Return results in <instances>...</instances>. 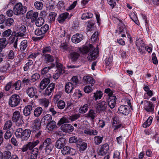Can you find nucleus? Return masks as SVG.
Returning a JSON list of instances; mask_svg holds the SVG:
<instances>
[{"instance_id": "4d7b16f0", "label": "nucleus", "mask_w": 159, "mask_h": 159, "mask_svg": "<svg viewBox=\"0 0 159 159\" xmlns=\"http://www.w3.org/2000/svg\"><path fill=\"white\" fill-rule=\"evenodd\" d=\"M12 155L9 151H6L3 153L4 159H9L11 158Z\"/></svg>"}, {"instance_id": "dca6fc26", "label": "nucleus", "mask_w": 159, "mask_h": 159, "mask_svg": "<svg viewBox=\"0 0 159 159\" xmlns=\"http://www.w3.org/2000/svg\"><path fill=\"white\" fill-rule=\"evenodd\" d=\"M61 129L65 132H70L74 129V127L71 125L68 124L62 125L61 127Z\"/></svg>"}, {"instance_id": "ddd939ff", "label": "nucleus", "mask_w": 159, "mask_h": 159, "mask_svg": "<svg viewBox=\"0 0 159 159\" xmlns=\"http://www.w3.org/2000/svg\"><path fill=\"white\" fill-rule=\"evenodd\" d=\"M51 77V75L49 74H48L47 78L43 79L41 81L39 85V87L40 89H44L49 83L50 80L49 78H50Z\"/></svg>"}, {"instance_id": "9d476101", "label": "nucleus", "mask_w": 159, "mask_h": 159, "mask_svg": "<svg viewBox=\"0 0 159 159\" xmlns=\"http://www.w3.org/2000/svg\"><path fill=\"white\" fill-rule=\"evenodd\" d=\"M55 86V84L54 83H51L43 92V95L45 96L52 95Z\"/></svg>"}, {"instance_id": "37998d69", "label": "nucleus", "mask_w": 159, "mask_h": 159, "mask_svg": "<svg viewBox=\"0 0 159 159\" xmlns=\"http://www.w3.org/2000/svg\"><path fill=\"white\" fill-rule=\"evenodd\" d=\"M43 111L42 107H38L36 108L34 111V115L36 117L39 116Z\"/></svg>"}, {"instance_id": "aec40b11", "label": "nucleus", "mask_w": 159, "mask_h": 159, "mask_svg": "<svg viewBox=\"0 0 159 159\" xmlns=\"http://www.w3.org/2000/svg\"><path fill=\"white\" fill-rule=\"evenodd\" d=\"M66 144V140L63 138L59 139L56 142L55 147L58 149H60L63 148Z\"/></svg>"}, {"instance_id": "423d86ee", "label": "nucleus", "mask_w": 159, "mask_h": 159, "mask_svg": "<svg viewBox=\"0 0 159 159\" xmlns=\"http://www.w3.org/2000/svg\"><path fill=\"white\" fill-rule=\"evenodd\" d=\"M107 103L102 100L100 101L97 104L96 106V112L100 113L102 111H105L107 107Z\"/></svg>"}, {"instance_id": "412c9836", "label": "nucleus", "mask_w": 159, "mask_h": 159, "mask_svg": "<svg viewBox=\"0 0 159 159\" xmlns=\"http://www.w3.org/2000/svg\"><path fill=\"white\" fill-rule=\"evenodd\" d=\"M75 87L71 82H68L65 86V89L66 92L67 93L72 92L73 90L75 89Z\"/></svg>"}, {"instance_id": "864d4df0", "label": "nucleus", "mask_w": 159, "mask_h": 159, "mask_svg": "<svg viewBox=\"0 0 159 159\" xmlns=\"http://www.w3.org/2000/svg\"><path fill=\"white\" fill-rule=\"evenodd\" d=\"M13 132L11 131L10 130H7L4 135V138L5 139L8 140L10 139L11 137Z\"/></svg>"}, {"instance_id": "e433bc0d", "label": "nucleus", "mask_w": 159, "mask_h": 159, "mask_svg": "<svg viewBox=\"0 0 159 159\" xmlns=\"http://www.w3.org/2000/svg\"><path fill=\"white\" fill-rule=\"evenodd\" d=\"M42 50V56L45 54H47V53L51 52V47L50 46H47L43 47Z\"/></svg>"}, {"instance_id": "ea45409f", "label": "nucleus", "mask_w": 159, "mask_h": 159, "mask_svg": "<svg viewBox=\"0 0 159 159\" xmlns=\"http://www.w3.org/2000/svg\"><path fill=\"white\" fill-rule=\"evenodd\" d=\"M7 39L5 38L0 39V48H5L7 45Z\"/></svg>"}, {"instance_id": "5fc2aeb1", "label": "nucleus", "mask_w": 159, "mask_h": 159, "mask_svg": "<svg viewBox=\"0 0 159 159\" xmlns=\"http://www.w3.org/2000/svg\"><path fill=\"white\" fill-rule=\"evenodd\" d=\"M57 106L59 109H62L65 106V103L62 100H60L57 103Z\"/></svg>"}, {"instance_id": "7c9ffc66", "label": "nucleus", "mask_w": 159, "mask_h": 159, "mask_svg": "<svg viewBox=\"0 0 159 159\" xmlns=\"http://www.w3.org/2000/svg\"><path fill=\"white\" fill-rule=\"evenodd\" d=\"M84 132L85 134L91 136L96 135L98 133V131L95 130L90 129H84Z\"/></svg>"}, {"instance_id": "0e129e2a", "label": "nucleus", "mask_w": 159, "mask_h": 159, "mask_svg": "<svg viewBox=\"0 0 159 159\" xmlns=\"http://www.w3.org/2000/svg\"><path fill=\"white\" fill-rule=\"evenodd\" d=\"M50 103L49 100L46 98L43 99L41 101L42 105L45 107H47Z\"/></svg>"}, {"instance_id": "052dcab7", "label": "nucleus", "mask_w": 159, "mask_h": 159, "mask_svg": "<svg viewBox=\"0 0 159 159\" xmlns=\"http://www.w3.org/2000/svg\"><path fill=\"white\" fill-rule=\"evenodd\" d=\"M136 45L137 47L143 48L145 45L143 41L141 39H138L136 41Z\"/></svg>"}, {"instance_id": "6e6d98bb", "label": "nucleus", "mask_w": 159, "mask_h": 159, "mask_svg": "<svg viewBox=\"0 0 159 159\" xmlns=\"http://www.w3.org/2000/svg\"><path fill=\"white\" fill-rule=\"evenodd\" d=\"M91 86H86L84 88V92L86 93H89L91 92L93 90V88L92 87L93 85L91 84Z\"/></svg>"}, {"instance_id": "a878e982", "label": "nucleus", "mask_w": 159, "mask_h": 159, "mask_svg": "<svg viewBox=\"0 0 159 159\" xmlns=\"http://www.w3.org/2000/svg\"><path fill=\"white\" fill-rule=\"evenodd\" d=\"M30 155L29 158L37 159V157L39 153V149L37 148H35L31 150Z\"/></svg>"}, {"instance_id": "09e8293b", "label": "nucleus", "mask_w": 159, "mask_h": 159, "mask_svg": "<svg viewBox=\"0 0 159 159\" xmlns=\"http://www.w3.org/2000/svg\"><path fill=\"white\" fill-rule=\"evenodd\" d=\"M152 120V118L150 116L143 124V127L146 128L149 126L151 124Z\"/></svg>"}, {"instance_id": "4c0bfd02", "label": "nucleus", "mask_w": 159, "mask_h": 159, "mask_svg": "<svg viewBox=\"0 0 159 159\" xmlns=\"http://www.w3.org/2000/svg\"><path fill=\"white\" fill-rule=\"evenodd\" d=\"M88 105L87 104H85L83 106L80 107L79 110V112L80 113L84 114L88 111Z\"/></svg>"}, {"instance_id": "7ed1b4c3", "label": "nucleus", "mask_w": 159, "mask_h": 159, "mask_svg": "<svg viewBox=\"0 0 159 159\" xmlns=\"http://www.w3.org/2000/svg\"><path fill=\"white\" fill-rule=\"evenodd\" d=\"M11 119L12 121L15 123L16 125L18 126L22 125L24 123L22 115L18 111H16L13 113Z\"/></svg>"}, {"instance_id": "c756f323", "label": "nucleus", "mask_w": 159, "mask_h": 159, "mask_svg": "<svg viewBox=\"0 0 159 159\" xmlns=\"http://www.w3.org/2000/svg\"><path fill=\"white\" fill-rule=\"evenodd\" d=\"M119 30L118 31L117 30H116V33H118V34H120L122 32L125 33H126L127 30L126 28L125 27V26L123 25L122 22H120L118 24Z\"/></svg>"}, {"instance_id": "72a5a7b5", "label": "nucleus", "mask_w": 159, "mask_h": 159, "mask_svg": "<svg viewBox=\"0 0 159 159\" xmlns=\"http://www.w3.org/2000/svg\"><path fill=\"white\" fill-rule=\"evenodd\" d=\"M102 94L103 93L101 91H97L96 93H94V95L93 96V98L95 101L98 99H100L102 98Z\"/></svg>"}, {"instance_id": "2f4dec72", "label": "nucleus", "mask_w": 159, "mask_h": 159, "mask_svg": "<svg viewBox=\"0 0 159 159\" xmlns=\"http://www.w3.org/2000/svg\"><path fill=\"white\" fill-rule=\"evenodd\" d=\"M80 56V54L76 52L71 53L70 54L69 57L73 61H75L77 60Z\"/></svg>"}, {"instance_id": "39448f33", "label": "nucleus", "mask_w": 159, "mask_h": 159, "mask_svg": "<svg viewBox=\"0 0 159 159\" xmlns=\"http://www.w3.org/2000/svg\"><path fill=\"white\" fill-rule=\"evenodd\" d=\"M20 98L19 95L16 94H13L10 97L8 104L11 107H15L20 104Z\"/></svg>"}, {"instance_id": "f3484780", "label": "nucleus", "mask_w": 159, "mask_h": 159, "mask_svg": "<svg viewBox=\"0 0 159 159\" xmlns=\"http://www.w3.org/2000/svg\"><path fill=\"white\" fill-rule=\"evenodd\" d=\"M69 13L68 12H64L59 15L57 20L60 23H63L67 18Z\"/></svg>"}, {"instance_id": "69168bd1", "label": "nucleus", "mask_w": 159, "mask_h": 159, "mask_svg": "<svg viewBox=\"0 0 159 159\" xmlns=\"http://www.w3.org/2000/svg\"><path fill=\"white\" fill-rule=\"evenodd\" d=\"M56 66L57 69L58 71H61L63 73H64L65 71L64 69V67L63 65L58 62L56 63Z\"/></svg>"}, {"instance_id": "20e7f679", "label": "nucleus", "mask_w": 159, "mask_h": 159, "mask_svg": "<svg viewBox=\"0 0 159 159\" xmlns=\"http://www.w3.org/2000/svg\"><path fill=\"white\" fill-rule=\"evenodd\" d=\"M14 14L16 15H22L26 12L27 8L25 6H23L20 2L17 3L13 7Z\"/></svg>"}, {"instance_id": "f257e3e1", "label": "nucleus", "mask_w": 159, "mask_h": 159, "mask_svg": "<svg viewBox=\"0 0 159 159\" xmlns=\"http://www.w3.org/2000/svg\"><path fill=\"white\" fill-rule=\"evenodd\" d=\"M81 52L83 54H88L87 58L89 60H95L97 57L98 51L97 48H94L92 45L89 44V46H84L80 50Z\"/></svg>"}, {"instance_id": "8fccbe9b", "label": "nucleus", "mask_w": 159, "mask_h": 159, "mask_svg": "<svg viewBox=\"0 0 159 159\" xmlns=\"http://www.w3.org/2000/svg\"><path fill=\"white\" fill-rule=\"evenodd\" d=\"M22 60V58L20 56H17L14 60L15 66H19L21 64V61Z\"/></svg>"}, {"instance_id": "bb28decb", "label": "nucleus", "mask_w": 159, "mask_h": 159, "mask_svg": "<svg viewBox=\"0 0 159 159\" xmlns=\"http://www.w3.org/2000/svg\"><path fill=\"white\" fill-rule=\"evenodd\" d=\"M83 82L86 83L91 84H94L95 83L94 79L89 76H87L84 77Z\"/></svg>"}, {"instance_id": "6e6552de", "label": "nucleus", "mask_w": 159, "mask_h": 159, "mask_svg": "<svg viewBox=\"0 0 159 159\" xmlns=\"http://www.w3.org/2000/svg\"><path fill=\"white\" fill-rule=\"evenodd\" d=\"M118 112L125 116L127 115L130 112L129 107L126 105H121L119 108Z\"/></svg>"}, {"instance_id": "9b49d317", "label": "nucleus", "mask_w": 159, "mask_h": 159, "mask_svg": "<svg viewBox=\"0 0 159 159\" xmlns=\"http://www.w3.org/2000/svg\"><path fill=\"white\" fill-rule=\"evenodd\" d=\"M144 109L148 112L153 113L154 111V105L150 101H145L144 102Z\"/></svg>"}, {"instance_id": "5701e85b", "label": "nucleus", "mask_w": 159, "mask_h": 159, "mask_svg": "<svg viewBox=\"0 0 159 159\" xmlns=\"http://www.w3.org/2000/svg\"><path fill=\"white\" fill-rule=\"evenodd\" d=\"M26 30V27L24 25H22L19 29L18 32L16 33V35L18 37H22L25 36Z\"/></svg>"}, {"instance_id": "f03ea898", "label": "nucleus", "mask_w": 159, "mask_h": 159, "mask_svg": "<svg viewBox=\"0 0 159 159\" xmlns=\"http://www.w3.org/2000/svg\"><path fill=\"white\" fill-rule=\"evenodd\" d=\"M54 148V145L52 142V139L48 138L45 139L42 144H40L39 148L42 150L44 149L47 154H49Z\"/></svg>"}, {"instance_id": "13d9d810", "label": "nucleus", "mask_w": 159, "mask_h": 159, "mask_svg": "<svg viewBox=\"0 0 159 159\" xmlns=\"http://www.w3.org/2000/svg\"><path fill=\"white\" fill-rule=\"evenodd\" d=\"M34 34L37 36H43V37L45 34L40 28L37 29L34 31Z\"/></svg>"}, {"instance_id": "6ab92c4d", "label": "nucleus", "mask_w": 159, "mask_h": 159, "mask_svg": "<svg viewBox=\"0 0 159 159\" xmlns=\"http://www.w3.org/2000/svg\"><path fill=\"white\" fill-rule=\"evenodd\" d=\"M20 37H18L16 35V33L15 35H11L9 38L10 42L11 43H14L13 47L15 48H17V42L18 39H20L19 38Z\"/></svg>"}, {"instance_id": "4468645a", "label": "nucleus", "mask_w": 159, "mask_h": 159, "mask_svg": "<svg viewBox=\"0 0 159 159\" xmlns=\"http://www.w3.org/2000/svg\"><path fill=\"white\" fill-rule=\"evenodd\" d=\"M109 150V146L107 143H105L101 145L100 148L99 154L102 156L105 155Z\"/></svg>"}, {"instance_id": "680f3d73", "label": "nucleus", "mask_w": 159, "mask_h": 159, "mask_svg": "<svg viewBox=\"0 0 159 159\" xmlns=\"http://www.w3.org/2000/svg\"><path fill=\"white\" fill-rule=\"evenodd\" d=\"M71 82L75 86L79 84L78 77L76 76H73L71 79Z\"/></svg>"}, {"instance_id": "79ce46f5", "label": "nucleus", "mask_w": 159, "mask_h": 159, "mask_svg": "<svg viewBox=\"0 0 159 159\" xmlns=\"http://www.w3.org/2000/svg\"><path fill=\"white\" fill-rule=\"evenodd\" d=\"M57 14L55 12H50L48 15V19L50 23L54 22L55 20V18Z\"/></svg>"}, {"instance_id": "c85d7f7f", "label": "nucleus", "mask_w": 159, "mask_h": 159, "mask_svg": "<svg viewBox=\"0 0 159 159\" xmlns=\"http://www.w3.org/2000/svg\"><path fill=\"white\" fill-rule=\"evenodd\" d=\"M32 109V106L28 105L26 106L23 110V113L25 116L30 115L31 113V111Z\"/></svg>"}, {"instance_id": "de8ad7c7", "label": "nucleus", "mask_w": 159, "mask_h": 159, "mask_svg": "<svg viewBox=\"0 0 159 159\" xmlns=\"http://www.w3.org/2000/svg\"><path fill=\"white\" fill-rule=\"evenodd\" d=\"M35 20L36 25L38 27L42 26L44 22V19L42 17H39Z\"/></svg>"}, {"instance_id": "f8f14e48", "label": "nucleus", "mask_w": 159, "mask_h": 159, "mask_svg": "<svg viewBox=\"0 0 159 159\" xmlns=\"http://www.w3.org/2000/svg\"><path fill=\"white\" fill-rule=\"evenodd\" d=\"M26 93L28 96L31 98H33L34 96L35 98L37 97L36 95L37 93V89L34 87H32L28 88L26 90Z\"/></svg>"}, {"instance_id": "a18cd8bd", "label": "nucleus", "mask_w": 159, "mask_h": 159, "mask_svg": "<svg viewBox=\"0 0 159 159\" xmlns=\"http://www.w3.org/2000/svg\"><path fill=\"white\" fill-rule=\"evenodd\" d=\"M93 15L91 12H87L83 13L82 16L81 18L83 20L89 19L93 17Z\"/></svg>"}, {"instance_id": "c9c22d12", "label": "nucleus", "mask_w": 159, "mask_h": 159, "mask_svg": "<svg viewBox=\"0 0 159 159\" xmlns=\"http://www.w3.org/2000/svg\"><path fill=\"white\" fill-rule=\"evenodd\" d=\"M103 137L99 136H95L93 140L94 143L96 145H99L102 143L103 140Z\"/></svg>"}, {"instance_id": "774afa93", "label": "nucleus", "mask_w": 159, "mask_h": 159, "mask_svg": "<svg viewBox=\"0 0 159 159\" xmlns=\"http://www.w3.org/2000/svg\"><path fill=\"white\" fill-rule=\"evenodd\" d=\"M63 72H61V71H58L57 70L55 72V73L53 75V78L55 80L58 79L59 77L60 76V75L62 73H63Z\"/></svg>"}, {"instance_id": "49530a36", "label": "nucleus", "mask_w": 159, "mask_h": 159, "mask_svg": "<svg viewBox=\"0 0 159 159\" xmlns=\"http://www.w3.org/2000/svg\"><path fill=\"white\" fill-rule=\"evenodd\" d=\"M27 42L26 40L22 41L20 45V49L21 51H24L27 47Z\"/></svg>"}, {"instance_id": "603ef678", "label": "nucleus", "mask_w": 159, "mask_h": 159, "mask_svg": "<svg viewBox=\"0 0 159 159\" xmlns=\"http://www.w3.org/2000/svg\"><path fill=\"white\" fill-rule=\"evenodd\" d=\"M12 125V123L11 120L7 121L4 125L3 129L5 130L8 129L11 127Z\"/></svg>"}, {"instance_id": "338daca9", "label": "nucleus", "mask_w": 159, "mask_h": 159, "mask_svg": "<svg viewBox=\"0 0 159 159\" xmlns=\"http://www.w3.org/2000/svg\"><path fill=\"white\" fill-rule=\"evenodd\" d=\"M13 22L14 20L12 18H8L6 20L5 24L7 26H10L13 24Z\"/></svg>"}, {"instance_id": "4be33fe9", "label": "nucleus", "mask_w": 159, "mask_h": 159, "mask_svg": "<svg viewBox=\"0 0 159 159\" xmlns=\"http://www.w3.org/2000/svg\"><path fill=\"white\" fill-rule=\"evenodd\" d=\"M116 97L115 96L109 97L108 104L111 108H114L116 105Z\"/></svg>"}, {"instance_id": "c03bdc74", "label": "nucleus", "mask_w": 159, "mask_h": 159, "mask_svg": "<svg viewBox=\"0 0 159 159\" xmlns=\"http://www.w3.org/2000/svg\"><path fill=\"white\" fill-rule=\"evenodd\" d=\"M33 61L32 60H28V62L26 63L23 67L25 71H27L30 68V67L33 65Z\"/></svg>"}, {"instance_id": "393cba45", "label": "nucleus", "mask_w": 159, "mask_h": 159, "mask_svg": "<svg viewBox=\"0 0 159 159\" xmlns=\"http://www.w3.org/2000/svg\"><path fill=\"white\" fill-rule=\"evenodd\" d=\"M42 56L46 63L52 62L54 60L53 57L49 54H45Z\"/></svg>"}, {"instance_id": "f704fd0d", "label": "nucleus", "mask_w": 159, "mask_h": 159, "mask_svg": "<svg viewBox=\"0 0 159 159\" xmlns=\"http://www.w3.org/2000/svg\"><path fill=\"white\" fill-rule=\"evenodd\" d=\"M47 127L50 130H52L55 127L56 123L54 120L50 121L47 123Z\"/></svg>"}, {"instance_id": "58836bf2", "label": "nucleus", "mask_w": 159, "mask_h": 159, "mask_svg": "<svg viewBox=\"0 0 159 159\" xmlns=\"http://www.w3.org/2000/svg\"><path fill=\"white\" fill-rule=\"evenodd\" d=\"M52 116L50 114L45 115L42 119V120L44 122L45 124H47L52 120Z\"/></svg>"}, {"instance_id": "bf43d9fd", "label": "nucleus", "mask_w": 159, "mask_h": 159, "mask_svg": "<svg viewBox=\"0 0 159 159\" xmlns=\"http://www.w3.org/2000/svg\"><path fill=\"white\" fill-rule=\"evenodd\" d=\"M80 116V114H75L70 116L69 117V119L71 121H74L79 118Z\"/></svg>"}, {"instance_id": "0eeeda50", "label": "nucleus", "mask_w": 159, "mask_h": 159, "mask_svg": "<svg viewBox=\"0 0 159 159\" xmlns=\"http://www.w3.org/2000/svg\"><path fill=\"white\" fill-rule=\"evenodd\" d=\"M61 152L64 155H74L76 151L74 149L68 146H65L62 149Z\"/></svg>"}, {"instance_id": "e2e57ef3", "label": "nucleus", "mask_w": 159, "mask_h": 159, "mask_svg": "<svg viewBox=\"0 0 159 159\" xmlns=\"http://www.w3.org/2000/svg\"><path fill=\"white\" fill-rule=\"evenodd\" d=\"M24 130L22 128H18L16 129L15 134L17 137L20 138L21 137V135Z\"/></svg>"}, {"instance_id": "b1692460", "label": "nucleus", "mask_w": 159, "mask_h": 159, "mask_svg": "<svg viewBox=\"0 0 159 159\" xmlns=\"http://www.w3.org/2000/svg\"><path fill=\"white\" fill-rule=\"evenodd\" d=\"M77 146L81 152L84 151L87 147V144L81 140L77 142Z\"/></svg>"}, {"instance_id": "a19ab883", "label": "nucleus", "mask_w": 159, "mask_h": 159, "mask_svg": "<svg viewBox=\"0 0 159 159\" xmlns=\"http://www.w3.org/2000/svg\"><path fill=\"white\" fill-rule=\"evenodd\" d=\"M60 48L61 51L64 52L69 50V46L67 43H63L61 44Z\"/></svg>"}, {"instance_id": "cd10ccee", "label": "nucleus", "mask_w": 159, "mask_h": 159, "mask_svg": "<svg viewBox=\"0 0 159 159\" xmlns=\"http://www.w3.org/2000/svg\"><path fill=\"white\" fill-rule=\"evenodd\" d=\"M96 111L95 112V110L93 109L90 110L85 115V117H87L90 118L93 120L96 116Z\"/></svg>"}, {"instance_id": "2eb2a0df", "label": "nucleus", "mask_w": 159, "mask_h": 159, "mask_svg": "<svg viewBox=\"0 0 159 159\" xmlns=\"http://www.w3.org/2000/svg\"><path fill=\"white\" fill-rule=\"evenodd\" d=\"M31 133L30 130L29 129H26L24 130L23 133L21 135V137H20L21 140L26 141L30 137Z\"/></svg>"}, {"instance_id": "1a4fd4ad", "label": "nucleus", "mask_w": 159, "mask_h": 159, "mask_svg": "<svg viewBox=\"0 0 159 159\" xmlns=\"http://www.w3.org/2000/svg\"><path fill=\"white\" fill-rule=\"evenodd\" d=\"M112 127L113 128L114 130H116L120 127L123 128L124 127L120 122L119 118L117 116H115L114 117Z\"/></svg>"}, {"instance_id": "3c124183", "label": "nucleus", "mask_w": 159, "mask_h": 159, "mask_svg": "<svg viewBox=\"0 0 159 159\" xmlns=\"http://www.w3.org/2000/svg\"><path fill=\"white\" fill-rule=\"evenodd\" d=\"M34 6L37 9L41 10L43 8V4L41 2L36 1L34 2Z\"/></svg>"}, {"instance_id": "473e14b6", "label": "nucleus", "mask_w": 159, "mask_h": 159, "mask_svg": "<svg viewBox=\"0 0 159 159\" xmlns=\"http://www.w3.org/2000/svg\"><path fill=\"white\" fill-rule=\"evenodd\" d=\"M21 82L18 80L12 84V88L16 90H20L21 88Z\"/></svg>"}, {"instance_id": "a211bd4d", "label": "nucleus", "mask_w": 159, "mask_h": 159, "mask_svg": "<svg viewBox=\"0 0 159 159\" xmlns=\"http://www.w3.org/2000/svg\"><path fill=\"white\" fill-rule=\"evenodd\" d=\"M83 39V36L81 34H76L72 37V41L74 43H78Z\"/></svg>"}]
</instances>
